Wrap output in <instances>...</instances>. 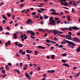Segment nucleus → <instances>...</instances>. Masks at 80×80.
<instances>
[{
  "label": "nucleus",
  "instance_id": "1",
  "mask_svg": "<svg viewBox=\"0 0 80 80\" xmlns=\"http://www.w3.org/2000/svg\"><path fill=\"white\" fill-rule=\"evenodd\" d=\"M64 40L65 41L62 42H61V44H66V43H67L70 44V45H72V47H75V46H76L75 44L73 42L69 41L68 40H67L65 39Z\"/></svg>",
  "mask_w": 80,
  "mask_h": 80
},
{
  "label": "nucleus",
  "instance_id": "2",
  "mask_svg": "<svg viewBox=\"0 0 80 80\" xmlns=\"http://www.w3.org/2000/svg\"><path fill=\"white\" fill-rule=\"evenodd\" d=\"M53 19V17H51L49 18V22H50L49 23V25H55V21Z\"/></svg>",
  "mask_w": 80,
  "mask_h": 80
},
{
  "label": "nucleus",
  "instance_id": "3",
  "mask_svg": "<svg viewBox=\"0 0 80 80\" xmlns=\"http://www.w3.org/2000/svg\"><path fill=\"white\" fill-rule=\"evenodd\" d=\"M53 31L54 32V35H57V33H58H58H61V34L63 33V32L61 31H59L57 30H56V31H55V30L54 29L53 30Z\"/></svg>",
  "mask_w": 80,
  "mask_h": 80
},
{
  "label": "nucleus",
  "instance_id": "4",
  "mask_svg": "<svg viewBox=\"0 0 80 80\" xmlns=\"http://www.w3.org/2000/svg\"><path fill=\"white\" fill-rule=\"evenodd\" d=\"M27 32L28 34V33H31V36H33L35 35V32H33L32 31L28 30L27 31Z\"/></svg>",
  "mask_w": 80,
  "mask_h": 80
},
{
  "label": "nucleus",
  "instance_id": "5",
  "mask_svg": "<svg viewBox=\"0 0 80 80\" xmlns=\"http://www.w3.org/2000/svg\"><path fill=\"white\" fill-rule=\"evenodd\" d=\"M73 42H79L80 43V40L79 38H73Z\"/></svg>",
  "mask_w": 80,
  "mask_h": 80
},
{
  "label": "nucleus",
  "instance_id": "6",
  "mask_svg": "<svg viewBox=\"0 0 80 80\" xmlns=\"http://www.w3.org/2000/svg\"><path fill=\"white\" fill-rule=\"evenodd\" d=\"M11 43V42H10V41H8L7 42H6L5 43V46L6 47H7V46H8V45H9V46H10V44Z\"/></svg>",
  "mask_w": 80,
  "mask_h": 80
},
{
  "label": "nucleus",
  "instance_id": "7",
  "mask_svg": "<svg viewBox=\"0 0 80 80\" xmlns=\"http://www.w3.org/2000/svg\"><path fill=\"white\" fill-rule=\"evenodd\" d=\"M47 72L49 73H55V71L54 70H48L47 71Z\"/></svg>",
  "mask_w": 80,
  "mask_h": 80
},
{
  "label": "nucleus",
  "instance_id": "8",
  "mask_svg": "<svg viewBox=\"0 0 80 80\" xmlns=\"http://www.w3.org/2000/svg\"><path fill=\"white\" fill-rule=\"evenodd\" d=\"M80 75V72H79L77 74L75 75L74 77V78H77V77H79V75Z\"/></svg>",
  "mask_w": 80,
  "mask_h": 80
},
{
  "label": "nucleus",
  "instance_id": "9",
  "mask_svg": "<svg viewBox=\"0 0 80 80\" xmlns=\"http://www.w3.org/2000/svg\"><path fill=\"white\" fill-rule=\"evenodd\" d=\"M72 28L73 30H79L80 28H78L75 26H73L72 27Z\"/></svg>",
  "mask_w": 80,
  "mask_h": 80
},
{
  "label": "nucleus",
  "instance_id": "10",
  "mask_svg": "<svg viewBox=\"0 0 80 80\" xmlns=\"http://www.w3.org/2000/svg\"><path fill=\"white\" fill-rule=\"evenodd\" d=\"M38 48H41V49H45L46 48L45 47L42 46H38Z\"/></svg>",
  "mask_w": 80,
  "mask_h": 80
},
{
  "label": "nucleus",
  "instance_id": "11",
  "mask_svg": "<svg viewBox=\"0 0 80 80\" xmlns=\"http://www.w3.org/2000/svg\"><path fill=\"white\" fill-rule=\"evenodd\" d=\"M51 15H60V14L55 12H52L51 13Z\"/></svg>",
  "mask_w": 80,
  "mask_h": 80
},
{
  "label": "nucleus",
  "instance_id": "12",
  "mask_svg": "<svg viewBox=\"0 0 80 80\" xmlns=\"http://www.w3.org/2000/svg\"><path fill=\"white\" fill-rule=\"evenodd\" d=\"M67 18L68 19V20L69 22H70L71 21V19H70V17L69 16H67Z\"/></svg>",
  "mask_w": 80,
  "mask_h": 80
},
{
  "label": "nucleus",
  "instance_id": "13",
  "mask_svg": "<svg viewBox=\"0 0 80 80\" xmlns=\"http://www.w3.org/2000/svg\"><path fill=\"white\" fill-rule=\"evenodd\" d=\"M32 22V21L31 19H29L27 21V23H28V24H29L30 22Z\"/></svg>",
  "mask_w": 80,
  "mask_h": 80
},
{
  "label": "nucleus",
  "instance_id": "14",
  "mask_svg": "<svg viewBox=\"0 0 80 80\" xmlns=\"http://www.w3.org/2000/svg\"><path fill=\"white\" fill-rule=\"evenodd\" d=\"M13 38L14 39H17V34H16V33H14L13 35Z\"/></svg>",
  "mask_w": 80,
  "mask_h": 80
},
{
  "label": "nucleus",
  "instance_id": "15",
  "mask_svg": "<svg viewBox=\"0 0 80 80\" xmlns=\"http://www.w3.org/2000/svg\"><path fill=\"white\" fill-rule=\"evenodd\" d=\"M26 52L27 53H32V51H30L28 50H26Z\"/></svg>",
  "mask_w": 80,
  "mask_h": 80
},
{
  "label": "nucleus",
  "instance_id": "16",
  "mask_svg": "<svg viewBox=\"0 0 80 80\" xmlns=\"http://www.w3.org/2000/svg\"><path fill=\"white\" fill-rule=\"evenodd\" d=\"M18 46L19 47L21 48V47H23V45L22 44H19L18 45Z\"/></svg>",
  "mask_w": 80,
  "mask_h": 80
},
{
  "label": "nucleus",
  "instance_id": "17",
  "mask_svg": "<svg viewBox=\"0 0 80 80\" xmlns=\"http://www.w3.org/2000/svg\"><path fill=\"white\" fill-rule=\"evenodd\" d=\"M27 60H30V55L27 54Z\"/></svg>",
  "mask_w": 80,
  "mask_h": 80
},
{
  "label": "nucleus",
  "instance_id": "18",
  "mask_svg": "<svg viewBox=\"0 0 80 80\" xmlns=\"http://www.w3.org/2000/svg\"><path fill=\"white\" fill-rule=\"evenodd\" d=\"M2 17L3 18H4V19L5 20H7V18L5 17V15H2Z\"/></svg>",
  "mask_w": 80,
  "mask_h": 80
},
{
  "label": "nucleus",
  "instance_id": "19",
  "mask_svg": "<svg viewBox=\"0 0 80 80\" xmlns=\"http://www.w3.org/2000/svg\"><path fill=\"white\" fill-rule=\"evenodd\" d=\"M39 32H45V30L42 29H38Z\"/></svg>",
  "mask_w": 80,
  "mask_h": 80
},
{
  "label": "nucleus",
  "instance_id": "20",
  "mask_svg": "<svg viewBox=\"0 0 80 80\" xmlns=\"http://www.w3.org/2000/svg\"><path fill=\"white\" fill-rule=\"evenodd\" d=\"M39 52H38V51H34V53H35V55H37V54H38V53Z\"/></svg>",
  "mask_w": 80,
  "mask_h": 80
},
{
  "label": "nucleus",
  "instance_id": "21",
  "mask_svg": "<svg viewBox=\"0 0 80 80\" xmlns=\"http://www.w3.org/2000/svg\"><path fill=\"white\" fill-rule=\"evenodd\" d=\"M72 29H73V28H72V27H70L69 28V29H68V30L69 31H72L73 30H72Z\"/></svg>",
  "mask_w": 80,
  "mask_h": 80
},
{
  "label": "nucleus",
  "instance_id": "22",
  "mask_svg": "<svg viewBox=\"0 0 80 80\" xmlns=\"http://www.w3.org/2000/svg\"><path fill=\"white\" fill-rule=\"evenodd\" d=\"M25 75L27 78L29 77H30V75L28 74H27V72L25 74Z\"/></svg>",
  "mask_w": 80,
  "mask_h": 80
},
{
  "label": "nucleus",
  "instance_id": "23",
  "mask_svg": "<svg viewBox=\"0 0 80 80\" xmlns=\"http://www.w3.org/2000/svg\"><path fill=\"white\" fill-rule=\"evenodd\" d=\"M5 68H6V70H9V68H8V65H6Z\"/></svg>",
  "mask_w": 80,
  "mask_h": 80
},
{
  "label": "nucleus",
  "instance_id": "24",
  "mask_svg": "<svg viewBox=\"0 0 80 80\" xmlns=\"http://www.w3.org/2000/svg\"><path fill=\"white\" fill-rule=\"evenodd\" d=\"M54 41H55V42H58V39L56 37H54Z\"/></svg>",
  "mask_w": 80,
  "mask_h": 80
},
{
  "label": "nucleus",
  "instance_id": "25",
  "mask_svg": "<svg viewBox=\"0 0 80 80\" xmlns=\"http://www.w3.org/2000/svg\"><path fill=\"white\" fill-rule=\"evenodd\" d=\"M80 47H78V48L77 49V52H80Z\"/></svg>",
  "mask_w": 80,
  "mask_h": 80
},
{
  "label": "nucleus",
  "instance_id": "26",
  "mask_svg": "<svg viewBox=\"0 0 80 80\" xmlns=\"http://www.w3.org/2000/svg\"><path fill=\"white\" fill-rule=\"evenodd\" d=\"M44 18L46 19H48V17L46 15H45L44 16Z\"/></svg>",
  "mask_w": 80,
  "mask_h": 80
},
{
  "label": "nucleus",
  "instance_id": "27",
  "mask_svg": "<svg viewBox=\"0 0 80 80\" xmlns=\"http://www.w3.org/2000/svg\"><path fill=\"white\" fill-rule=\"evenodd\" d=\"M5 69H3L1 71V72L3 74H5Z\"/></svg>",
  "mask_w": 80,
  "mask_h": 80
},
{
  "label": "nucleus",
  "instance_id": "28",
  "mask_svg": "<svg viewBox=\"0 0 80 80\" xmlns=\"http://www.w3.org/2000/svg\"><path fill=\"white\" fill-rule=\"evenodd\" d=\"M62 57H65V56H67V53H64L62 54Z\"/></svg>",
  "mask_w": 80,
  "mask_h": 80
},
{
  "label": "nucleus",
  "instance_id": "29",
  "mask_svg": "<svg viewBox=\"0 0 80 80\" xmlns=\"http://www.w3.org/2000/svg\"><path fill=\"white\" fill-rule=\"evenodd\" d=\"M55 57V55H52L51 57L52 59H55V58H54Z\"/></svg>",
  "mask_w": 80,
  "mask_h": 80
},
{
  "label": "nucleus",
  "instance_id": "30",
  "mask_svg": "<svg viewBox=\"0 0 80 80\" xmlns=\"http://www.w3.org/2000/svg\"><path fill=\"white\" fill-rule=\"evenodd\" d=\"M24 7V5H23L22 3L20 5V8H22V7Z\"/></svg>",
  "mask_w": 80,
  "mask_h": 80
},
{
  "label": "nucleus",
  "instance_id": "31",
  "mask_svg": "<svg viewBox=\"0 0 80 80\" xmlns=\"http://www.w3.org/2000/svg\"><path fill=\"white\" fill-rule=\"evenodd\" d=\"M6 21L5 20H2V23L3 24H5V23H6Z\"/></svg>",
  "mask_w": 80,
  "mask_h": 80
},
{
  "label": "nucleus",
  "instance_id": "32",
  "mask_svg": "<svg viewBox=\"0 0 80 80\" xmlns=\"http://www.w3.org/2000/svg\"><path fill=\"white\" fill-rule=\"evenodd\" d=\"M15 71L18 73V74H20V71H19V70H16Z\"/></svg>",
  "mask_w": 80,
  "mask_h": 80
},
{
  "label": "nucleus",
  "instance_id": "33",
  "mask_svg": "<svg viewBox=\"0 0 80 80\" xmlns=\"http://www.w3.org/2000/svg\"><path fill=\"white\" fill-rule=\"evenodd\" d=\"M71 44H68V46H69V47H71L72 48H73V46H72L71 45H70Z\"/></svg>",
  "mask_w": 80,
  "mask_h": 80
},
{
  "label": "nucleus",
  "instance_id": "34",
  "mask_svg": "<svg viewBox=\"0 0 80 80\" xmlns=\"http://www.w3.org/2000/svg\"><path fill=\"white\" fill-rule=\"evenodd\" d=\"M58 47L59 48H63V45H60Z\"/></svg>",
  "mask_w": 80,
  "mask_h": 80
},
{
  "label": "nucleus",
  "instance_id": "35",
  "mask_svg": "<svg viewBox=\"0 0 80 80\" xmlns=\"http://www.w3.org/2000/svg\"><path fill=\"white\" fill-rule=\"evenodd\" d=\"M21 54L23 55H25V52H22L21 53Z\"/></svg>",
  "mask_w": 80,
  "mask_h": 80
},
{
  "label": "nucleus",
  "instance_id": "36",
  "mask_svg": "<svg viewBox=\"0 0 80 80\" xmlns=\"http://www.w3.org/2000/svg\"><path fill=\"white\" fill-rule=\"evenodd\" d=\"M23 70H27V67H25V66L23 67Z\"/></svg>",
  "mask_w": 80,
  "mask_h": 80
},
{
  "label": "nucleus",
  "instance_id": "37",
  "mask_svg": "<svg viewBox=\"0 0 80 80\" xmlns=\"http://www.w3.org/2000/svg\"><path fill=\"white\" fill-rule=\"evenodd\" d=\"M37 12H38L39 13H42V12H43L40 10H38L37 11Z\"/></svg>",
  "mask_w": 80,
  "mask_h": 80
},
{
  "label": "nucleus",
  "instance_id": "38",
  "mask_svg": "<svg viewBox=\"0 0 80 80\" xmlns=\"http://www.w3.org/2000/svg\"><path fill=\"white\" fill-rule=\"evenodd\" d=\"M60 22H61V21H57L56 22V23H57V24H58L60 23Z\"/></svg>",
  "mask_w": 80,
  "mask_h": 80
},
{
  "label": "nucleus",
  "instance_id": "39",
  "mask_svg": "<svg viewBox=\"0 0 80 80\" xmlns=\"http://www.w3.org/2000/svg\"><path fill=\"white\" fill-rule=\"evenodd\" d=\"M50 11L51 12H56V10L52 9L50 10Z\"/></svg>",
  "mask_w": 80,
  "mask_h": 80
},
{
  "label": "nucleus",
  "instance_id": "40",
  "mask_svg": "<svg viewBox=\"0 0 80 80\" xmlns=\"http://www.w3.org/2000/svg\"><path fill=\"white\" fill-rule=\"evenodd\" d=\"M43 77H45V78H46L47 77V74H43Z\"/></svg>",
  "mask_w": 80,
  "mask_h": 80
},
{
  "label": "nucleus",
  "instance_id": "41",
  "mask_svg": "<svg viewBox=\"0 0 80 80\" xmlns=\"http://www.w3.org/2000/svg\"><path fill=\"white\" fill-rule=\"evenodd\" d=\"M66 37H68L69 38H72V37L70 35H66Z\"/></svg>",
  "mask_w": 80,
  "mask_h": 80
},
{
  "label": "nucleus",
  "instance_id": "42",
  "mask_svg": "<svg viewBox=\"0 0 80 80\" xmlns=\"http://www.w3.org/2000/svg\"><path fill=\"white\" fill-rule=\"evenodd\" d=\"M7 15L8 17H11V14H8V13H7Z\"/></svg>",
  "mask_w": 80,
  "mask_h": 80
},
{
  "label": "nucleus",
  "instance_id": "43",
  "mask_svg": "<svg viewBox=\"0 0 80 80\" xmlns=\"http://www.w3.org/2000/svg\"><path fill=\"white\" fill-rule=\"evenodd\" d=\"M36 13H37L35 12H33L32 13V15H35L36 14Z\"/></svg>",
  "mask_w": 80,
  "mask_h": 80
},
{
  "label": "nucleus",
  "instance_id": "44",
  "mask_svg": "<svg viewBox=\"0 0 80 80\" xmlns=\"http://www.w3.org/2000/svg\"><path fill=\"white\" fill-rule=\"evenodd\" d=\"M73 5H74V7H76V6H77V4L76 3H73Z\"/></svg>",
  "mask_w": 80,
  "mask_h": 80
},
{
  "label": "nucleus",
  "instance_id": "45",
  "mask_svg": "<svg viewBox=\"0 0 80 80\" xmlns=\"http://www.w3.org/2000/svg\"><path fill=\"white\" fill-rule=\"evenodd\" d=\"M0 29L1 32L2 31V30H3V28H2V26H0Z\"/></svg>",
  "mask_w": 80,
  "mask_h": 80
},
{
  "label": "nucleus",
  "instance_id": "46",
  "mask_svg": "<svg viewBox=\"0 0 80 80\" xmlns=\"http://www.w3.org/2000/svg\"><path fill=\"white\" fill-rule=\"evenodd\" d=\"M68 34H69V35H71V36L72 35V32H69Z\"/></svg>",
  "mask_w": 80,
  "mask_h": 80
},
{
  "label": "nucleus",
  "instance_id": "47",
  "mask_svg": "<svg viewBox=\"0 0 80 80\" xmlns=\"http://www.w3.org/2000/svg\"><path fill=\"white\" fill-rule=\"evenodd\" d=\"M30 38H33V39H35V37H34L33 36H31Z\"/></svg>",
  "mask_w": 80,
  "mask_h": 80
},
{
  "label": "nucleus",
  "instance_id": "48",
  "mask_svg": "<svg viewBox=\"0 0 80 80\" xmlns=\"http://www.w3.org/2000/svg\"><path fill=\"white\" fill-rule=\"evenodd\" d=\"M62 61L63 62V63H66V61L64 59H62Z\"/></svg>",
  "mask_w": 80,
  "mask_h": 80
},
{
  "label": "nucleus",
  "instance_id": "49",
  "mask_svg": "<svg viewBox=\"0 0 80 80\" xmlns=\"http://www.w3.org/2000/svg\"><path fill=\"white\" fill-rule=\"evenodd\" d=\"M8 64L10 67L12 66V63H10V62H9V63H8Z\"/></svg>",
  "mask_w": 80,
  "mask_h": 80
},
{
  "label": "nucleus",
  "instance_id": "50",
  "mask_svg": "<svg viewBox=\"0 0 80 80\" xmlns=\"http://www.w3.org/2000/svg\"><path fill=\"white\" fill-rule=\"evenodd\" d=\"M4 68V67H2L1 68H0V71H1V70H3V69Z\"/></svg>",
  "mask_w": 80,
  "mask_h": 80
},
{
  "label": "nucleus",
  "instance_id": "51",
  "mask_svg": "<svg viewBox=\"0 0 80 80\" xmlns=\"http://www.w3.org/2000/svg\"><path fill=\"white\" fill-rule=\"evenodd\" d=\"M39 9L42 11H45V9L43 8H40Z\"/></svg>",
  "mask_w": 80,
  "mask_h": 80
},
{
  "label": "nucleus",
  "instance_id": "52",
  "mask_svg": "<svg viewBox=\"0 0 80 80\" xmlns=\"http://www.w3.org/2000/svg\"><path fill=\"white\" fill-rule=\"evenodd\" d=\"M65 4L66 5H64V6H68V3L67 2H65Z\"/></svg>",
  "mask_w": 80,
  "mask_h": 80
},
{
  "label": "nucleus",
  "instance_id": "53",
  "mask_svg": "<svg viewBox=\"0 0 80 80\" xmlns=\"http://www.w3.org/2000/svg\"><path fill=\"white\" fill-rule=\"evenodd\" d=\"M46 41L47 43H50V41H49V39L46 40Z\"/></svg>",
  "mask_w": 80,
  "mask_h": 80
},
{
  "label": "nucleus",
  "instance_id": "54",
  "mask_svg": "<svg viewBox=\"0 0 80 80\" xmlns=\"http://www.w3.org/2000/svg\"><path fill=\"white\" fill-rule=\"evenodd\" d=\"M22 52H23V50H21L19 51V53H22Z\"/></svg>",
  "mask_w": 80,
  "mask_h": 80
},
{
  "label": "nucleus",
  "instance_id": "55",
  "mask_svg": "<svg viewBox=\"0 0 80 80\" xmlns=\"http://www.w3.org/2000/svg\"><path fill=\"white\" fill-rule=\"evenodd\" d=\"M35 18H39V16H37V15H35Z\"/></svg>",
  "mask_w": 80,
  "mask_h": 80
},
{
  "label": "nucleus",
  "instance_id": "56",
  "mask_svg": "<svg viewBox=\"0 0 80 80\" xmlns=\"http://www.w3.org/2000/svg\"><path fill=\"white\" fill-rule=\"evenodd\" d=\"M60 2L61 3V4H62V5H64L66 6V5L65 4V3H63V2H61V1H60Z\"/></svg>",
  "mask_w": 80,
  "mask_h": 80
},
{
  "label": "nucleus",
  "instance_id": "57",
  "mask_svg": "<svg viewBox=\"0 0 80 80\" xmlns=\"http://www.w3.org/2000/svg\"><path fill=\"white\" fill-rule=\"evenodd\" d=\"M23 37H24V36H23V35H22L20 37V38H23Z\"/></svg>",
  "mask_w": 80,
  "mask_h": 80
},
{
  "label": "nucleus",
  "instance_id": "58",
  "mask_svg": "<svg viewBox=\"0 0 80 80\" xmlns=\"http://www.w3.org/2000/svg\"><path fill=\"white\" fill-rule=\"evenodd\" d=\"M24 39H25V40L27 39V36H24Z\"/></svg>",
  "mask_w": 80,
  "mask_h": 80
},
{
  "label": "nucleus",
  "instance_id": "59",
  "mask_svg": "<svg viewBox=\"0 0 80 80\" xmlns=\"http://www.w3.org/2000/svg\"><path fill=\"white\" fill-rule=\"evenodd\" d=\"M54 48V47H52L50 48L51 50H53Z\"/></svg>",
  "mask_w": 80,
  "mask_h": 80
},
{
  "label": "nucleus",
  "instance_id": "60",
  "mask_svg": "<svg viewBox=\"0 0 80 80\" xmlns=\"http://www.w3.org/2000/svg\"><path fill=\"white\" fill-rule=\"evenodd\" d=\"M55 20H59V18H55Z\"/></svg>",
  "mask_w": 80,
  "mask_h": 80
},
{
  "label": "nucleus",
  "instance_id": "61",
  "mask_svg": "<svg viewBox=\"0 0 80 80\" xmlns=\"http://www.w3.org/2000/svg\"><path fill=\"white\" fill-rule=\"evenodd\" d=\"M7 30H10V27H7Z\"/></svg>",
  "mask_w": 80,
  "mask_h": 80
},
{
  "label": "nucleus",
  "instance_id": "62",
  "mask_svg": "<svg viewBox=\"0 0 80 80\" xmlns=\"http://www.w3.org/2000/svg\"><path fill=\"white\" fill-rule=\"evenodd\" d=\"M32 73H33V71H32L30 73V75H32Z\"/></svg>",
  "mask_w": 80,
  "mask_h": 80
},
{
  "label": "nucleus",
  "instance_id": "63",
  "mask_svg": "<svg viewBox=\"0 0 80 80\" xmlns=\"http://www.w3.org/2000/svg\"><path fill=\"white\" fill-rule=\"evenodd\" d=\"M11 10L12 12H14L13 8H12L11 9Z\"/></svg>",
  "mask_w": 80,
  "mask_h": 80
},
{
  "label": "nucleus",
  "instance_id": "64",
  "mask_svg": "<svg viewBox=\"0 0 80 80\" xmlns=\"http://www.w3.org/2000/svg\"><path fill=\"white\" fill-rule=\"evenodd\" d=\"M40 20H43V17H40Z\"/></svg>",
  "mask_w": 80,
  "mask_h": 80
}]
</instances>
